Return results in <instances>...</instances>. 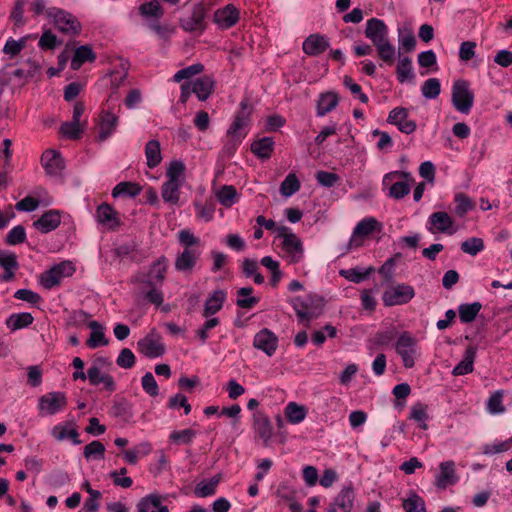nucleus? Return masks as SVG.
Instances as JSON below:
<instances>
[{
    "instance_id": "nucleus-1",
    "label": "nucleus",
    "mask_w": 512,
    "mask_h": 512,
    "mask_svg": "<svg viewBox=\"0 0 512 512\" xmlns=\"http://www.w3.org/2000/svg\"><path fill=\"white\" fill-rule=\"evenodd\" d=\"M185 164L181 160L170 162L167 171V180L163 183L161 189L162 199L166 203L178 204L180 200V188L185 181Z\"/></svg>"
},
{
    "instance_id": "nucleus-2",
    "label": "nucleus",
    "mask_w": 512,
    "mask_h": 512,
    "mask_svg": "<svg viewBox=\"0 0 512 512\" xmlns=\"http://www.w3.org/2000/svg\"><path fill=\"white\" fill-rule=\"evenodd\" d=\"M277 232L278 236L283 239L282 249L288 262L290 264L299 263L304 256V249L300 238L288 227H280L277 229Z\"/></svg>"
},
{
    "instance_id": "nucleus-3",
    "label": "nucleus",
    "mask_w": 512,
    "mask_h": 512,
    "mask_svg": "<svg viewBox=\"0 0 512 512\" xmlns=\"http://www.w3.org/2000/svg\"><path fill=\"white\" fill-rule=\"evenodd\" d=\"M452 104L462 114L470 112L474 104V93L470 89V84L467 80L458 79L453 83Z\"/></svg>"
},
{
    "instance_id": "nucleus-4",
    "label": "nucleus",
    "mask_w": 512,
    "mask_h": 512,
    "mask_svg": "<svg viewBox=\"0 0 512 512\" xmlns=\"http://www.w3.org/2000/svg\"><path fill=\"white\" fill-rule=\"evenodd\" d=\"M75 272V266L71 261H62L40 275V284L45 289L58 286L64 278L71 277Z\"/></svg>"
},
{
    "instance_id": "nucleus-5",
    "label": "nucleus",
    "mask_w": 512,
    "mask_h": 512,
    "mask_svg": "<svg viewBox=\"0 0 512 512\" xmlns=\"http://www.w3.org/2000/svg\"><path fill=\"white\" fill-rule=\"evenodd\" d=\"M415 297L414 288L405 283L389 286L382 294V301L386 307L407 304Z\"/></svg>"
},
{
    "instance_id": "nucleus-6",
    "label": "nucleus",
    "mask_w": 512,
    "mask_h": 512,
    "mask_svg": "<svg viewBox=\"0 0 512 512\" xmlns=\"http://www.w3.org/2000/svg\"><path fill=\"white\" fill-rule=\"evenodd\" d=\"M397 177H403L405 180L394 182L389 188L388 196L393 199L400 200L410 193L411 184L414 183V178L409 172L393 171L384 175L383 185H388Z\"/></svg>"
},
{
    "instance_id": "nucleus-7",
    "label": "nucleus",
    "mask_w": 512,
    "mask_h": 512,
    "mask_svg": "<svg viewBox=\"0 0 512 512\" xmlns=\"http://www.w3.org/2000/svg\"><path fill=\"white\" fill-rule=\"evenodd\" d=\"M137 350L147 358L154 359L164 355L166 348L161 335L156 329L150 332L137 342Z\"/></svg>"
},
{
    "instance_id": "nucleus-8",
    "label": "nucleus",
    "mask_w": 512,
    "mask_h": 512,
    "mask_svg": "<svg viewBox=\"0 0 512 512\" xmlns=\"http://www.w3.org/2000/svg\"><path fill=\"white\" fill-rule=\"evenodd\" d=\"M395 349L397 354L401 357L404 367L412 368L418 355L417 341L409 333H402L396 343Z\"/></svg>"
},
{
    "instance_id": "nucleus-9",
    "label": "nucleus",
    "mask_w": 512,
    "mask_h": 512,
    "mask_svg": "<svg viewBox=\"0 0 512 512\" xmlns=\"http://www.w3.org/2000/svg\"><path fill=\"white\" fill-rule=\"evenodd\" d=\"M105 364V358H97L94 360L87 370L88 380L89 383L93 386L103 384L107 391L113 392L115 390V382L110 374L103 371Z\"/></svg>"
},
{
    "instance_id": "nucleus-10",
    "label": "nucleus",
    "mask_w": 512,
    "mask_h": 512,
    "mask_svg": "<svg viewBox=\"0 0 512 512\" xmlns=\"http://www.w3.org/2000/svg\"><path fill=\"white\" fill-rule=\"evenodd\" d=\"M381 229V224L374 217H366L359 221L353 229L351 238L349 240V247L359 248L364 244V239L375 230Z\"/></svg>"
},
{
    "instance_id": "nucleus-11",
    "label": "nucleus",
    "mask_w": 512,
    "mask_h": 512,
    "mask_svg": "<svg viewBox=\"0 0 512 512\" xmlns=\"http://www.w3.org/2000/svg\"><path fill=\"white\" fill-rule=\"evenodd\" d=\"M67 405V397L64 392H49L39 398L38 409L42 415H55Z\"/></svg>"
},
{
    "instance_id": "nucleus-12",
    "label": "nucleus",
    "mask_w": 512,
    "mask_h": 512,
    "mask_svg": "<svg viewBox=\"0 0 512 512\" xmlns=\"http://www.w3.org/2000/svg\"><path fill=\"white\" fill-rule=\"evenodd\" d=\"M49 17L53 18L56 28L67 34H78L81 29L79 21L70 13L61 9L52 8L47 11Z\"/></svg>"
},
{
    "instance_id": "nucleus-13",
    "label": "nucleus",
    "mask_w": 512,
    "mask_h": 512,
    "mask_svg": "<svg viewBox=\"0 0 512 512\" xmlns=\"http://www.w3.org/2000/svg\"><path fill=\"white\" fill-rule=\"evenodd\" d=\"M95 221L110 231H116L121 226L119 213L108 203H102L96 208Z\"/></svg>"
},
{
    "instance_id": "nucleus-14",
    "label": "nucleus",
    "mask_w": 512,
    "mask_h": 512,
    "mask_svg": "<svg viewBox=\"0 0 512 512\" xmlns=\"http://www.w3.org/2000/svg\"><path fill=\"white\" fill-rule=\"evenodd\" d=\"M250 112L247 111V105L241 102V110L235 115L232 124L227 130V137H235L244 140L249 131Z\"/></svg>"
},
{
    "instance_id": "nucleus-15",
    "label": "nucleus",
    "mask_w": 512,
    "mask_h": 512,
    "mask_svg": "<svg viewBox=\"0 0 512 512\" xmlns=\"http://www.w3.org/2000/svg\"><path fill=\"white\" fill-rule=\"evenodd\" d=\"M278 343V337L267 328L261 329L255 334L253 339V346L264 352L269 357L275 354L278 348Z\"/></svg>"
},
{
    "instance_id": "nucleus-16",
    "label": "nucleus",
    "mask_w": 512,
    "mask_h": 512,
    "mask_svg": "<svg viewBox=\"0 0 512 512\" xmlns=\"http://www.w3.org/2000/svg\"><path fill=\"white\" fill-rule=\"evenodd\" d=\"M41 163L46 173L51 177H61L65 163L59 152L48 149L41 156Z\"/></svg>"
},
{
    "instance_id": "nucleus-17",
    "label": "nucleus",
    "mask_w": 512,
    "mask_h": 512,
    "mask_svg": "<svg viewBox=\"0 0 512 512\" xmlns=\"http://www.w3.org/2000/svg\"><path fill=\"white\" fill-rule=\"evenodd\" d=\"M426 227L431 233L440 232L452 235L455 232L452 218L443 211L432 213L428 218Z\"/></svg>"
},
{
    "instance_id": "nucleus-18",
    "label": "nucleus",
    "mask_w": 512,
    "mask_h": 512,
    "mask_svg": "<svg viewBox=\"0 0 512 512\" xmlns=\"http://www.w3.org/2000/svg\"><path fill=\"white\" fill-rule=\"evenodd\" d=\"M201 253L200 249H183L175 259V269L181 273L191 274L200 259Z\"/></svg>"
},
{
    "instance_id": "nucleus-19",
    "label": "nucleus",
    "mask_w": 512,
    "mask_h": 512,
    "mask_svg": "<svg viewBox=\"0 0 512 512\" xmlns=\"http://www.w3.org/2000/svg\"><path fill=\"white\" fill-rule=\"evenodd\" d=\"M356 498L355 488L352 482H349L340 489L338 494L329 504L336 507L337 510L352 512L354 508V501Z\"/></svg>"
},
{
    "instance_id": "nucleus-20",
    "label": "nucleus",
    "mask_w": 512,
    "mask_h": 512,
    "mask_svg": "<svg viewBox=\"0 0 512 512\" xmlns=\"http://www.w3.org/2000/svg\"><path fill=\"white\" fill-rule=\"evenodd\" d=\"M388 123L397 126L399 131L405 134H411L416 130V122L408 119V111L405 108L397 107L390 111Z\"/></svg>"
},
{
    "instance_id": "nucleus-21",
    "label": "nucleus",
    "mask_w": 512,
    "mask_h": 512,
    "mask_svg": "<svg viewBox=\"0 0 512 512\" xmlns=\"http://www.w3.org/2000/svg\"><path fill=\"white\" fill-rule=\"evenodd\" d=\"M458 480L454 461L448 460L439 464V473L435 477V485L438 488L446 489L448 486L456 484Z\"/></svg>"
},
{
    "instance_id": "nucleus-22",
    "label": "nucleus",
    "mask_w": 512,
    "mask_h": 512,
    "mask_svg": "<svg viewBox=\"0 0 512 512\" xmlns=\"http://www.w3.org/2000/svg\"><path fill=\"white\" fill-rule=\"evenodd\" d=\"M330 46L329 39L318 33L309 35L302 43V50L308 56H319Z\"/></svg>"
},
{
    "instance_id": "nucleus-23",
    "label": "nucleus",
    "mask_w": 512,
    "mask_h": 512,
    "mask_svg": "<svg viewBox=\"0 0 512 512\" xmlns=\"http://www.w3.org/2000/svg\"><path fill=\"white\" fill-rule=\"evenodd\" d=\"M239 18L240 12L233 4H228L216 10L214 14V21L221 29L233 27L239 21Z\"/></svg>"
},
{
    "instance_id": "nucleus-24",
    "label": "nucleus",
    "mask_w": 512,
    "mask_h": 512,
    "mask_svg": "<svg viewBox=\"0 0 512 512\" xmlns=\"http://www.w3.org/2000/svg\"><path fill=\"white\" fill-rule=\"evenodd\" d=\"M365 36L375 46L388 40V28L382 20L371 18L366 22Z\"/></svg>"
},
{
    "instance_id": "nucleus-25",
    "label": "nucleus",
    "mask_w": 512,
    "mask_h": 512,
    "mask_svg": "<svg viewBox=\"0 0 512 512\" xmlns=\"http://www.w3.org/2000/svg\"><path fill=\"white\" fill-rule=\"evenodd\" d=\"M99 135L100 141L108 139L117 129L118 115L110 110H104L99 116Z\"/></svg>"
},
{
    "instance_id": "nucleus-26",
    "label": "nucleus",
    "mask_w": 512,
    "mask_h": 512,
    "mask_svg": "<svg viewBox=\"0 0 512 512\" xmlns=\"http://www.w3.org/2000/svg\"><path fill=\"white\" fill-rule=\"evenodd\" d=\"M51 435L57 441L70 439L75 445H79L81 443L79 440V433L75 427V424L72 422H64L55 425L51 429Z\"/></svg>"
},
{
    "instance_id": "nucleus-27",
    "label": "nucleus",
    "mask_w": 512,
    "mask_h": 512,
    "mask_svg": "<svg viewBox=\"0 0 512 512\" xmlns=\"http://www.w3.org/2000/svg\"><path fill=\"white\" fill-rule=\"evenodd\" d=\"M253 428L255 433L267 444L273 436V427L269 418L261 413L256 412L253 415Z\"/></svg>"
},
{
    "instance_id": "nucleus-28",
    "label": "nucleus",
    "mask_w": 512,
    "mask_h": 512,
    "mask_svg": "<svg viewBox=\"0 0 512 512\" xmlns=\"http://www.w3.org/2000/svg\"><path fill=\"white\" fill-rule=\"evenodd\" d=\"M168 269V260L165 256L159 257L156 261H154L148 271V280L147 284L149 286H154L156 284H162L165 275Z\"/></svg>"
},
{
    "instance_id": "nucleus-29",
    "label": "nucleus",
    "mask_w": 512,
    "mask_h": 512,
    "mask_svg": "<svg viewBox=\"0 0 512 512\" xmlns=\"http://www.w3.org/2000/svg\"><path fill=\"white\" fill-rule=\"evenodd\" d=\"M61 223V216L57 210L45 212L33 226L41 233H49L55 230Z\"/></svg>"
},
{
    "instance_id": "nucleus-30",
    "label": "nucleus",
    "mask_w": 512,
    "mask_h": 512,
    "mask_svg": "<svg viewBox=\"0 0 512 512\" xmlns=\"http://www.w3.org/2000/svg\"><path fill=\"white\" fill-rule=\"evenodd\" d=\"M137 512H169L166 505L162 504V497L156 493L146 495L137 503Z\"/></svg>"
},
{
    "instance_id": "nucleus-31",
    "label": "nucleus",
    "mask_w": 512,
    "mask_h": 512,
    "mask_svg": "<svg viewBox=\"0 0 512 512\" xmlns=\"http://www.w3.org/2000/svg\"><path fill=\"white\" fill-rule=\"evenodd\" d=\"M339 103L338 94L334 91L321 93L317 100L316 115L323 117L333 111Z\"/></svg>"
},
{
    "instance_id": "nucleus-32",
    "label": "nucleus",
    "mask_w": 512,
    "mask_h": 512,
    "mask_svg": "<svg viewBox=\"0 0 512 512\" xmlns=\"http://www.w3.org/2000/svg\"><path fill=\"white\" fill-rule=\"evenodd\" d=\"M91 333L87 339V346L91 349H95L101 346L108 345V340L105 336L104 327L97 321H90L88 323Z\"/></svg>"
},
{
    "instance_id": "nucleus-33",
    "label": "nucleus",
    "mask_w": 512,
    "mask_h": 512,
    "mask_svg": "<svg viewBox=\"0 0 512 512\" xmlns=\"http://www.w3.org/2000/svg\"><path fill=\"white\" fill-rule=\"evenodd\" d=\"M226 300V293L223 290H216L208 296L205 301L203 316L210 317L220 311Z\"/></svg>"
},
{
    "instance_id": "nucleus-34",
    "label": "nucleus",
    "mask_w": 512,
    "mask_h": 512,
    "mask_svg": "<svg viewBox=\"0 0 512 512\" xmlns=\"http://www.w3.org/2000/svg\"><path fill=\"white\" fill-rule=\"evenodd\" d=\"M214 88V80L210 76H203L198 78L192 84V91L200 101H205L209 98Z\"/></svg>"
},
{
    "instance_id": "nucleus-35",
    "label": "nucleus",
    "mask_w": 512,
    "mask_h": 512,
    "mask_svg": "<svg viewBox=\"0 0 512 512\" xmlns=\"http://www.w3.org/2000/svg\"><path fill=\"white\" fill-rule=\"evenodd\" d=\"M274 140L271 137H263L251 144L252 153L260 159H269L274 150Z\"/></svg>"
},
{
    "instance_id": "nucleus-36",
    "label": "nucleus",
    "mask_w": 512,
    "mask_h": 512,
    "mask_svg": "<svg viewBox=\"0 0 512 512\" xmlns=\"http://www.w3.org/2000/svg\"><path fill=\"white\" fill-rule=\"evenodd\" d=\"M476 356V350L473 347H468L465 351L464 358L453 369L454 376H462L469 374L473 371V364Z\"/></svg>"
},
{
    "instance_id": "nucleus-37",
    "label": "nucleus",
    "mask_w": 512,
    "mask_h": 512,
    "mask_svg": "<svg viewBox=\"0 0 512 512\" xmlns=\"http://www.w3.org/2000/svg\"><path fill=\"white\" fill-rule=\"evenodd\" d=\"M34 317L29 312L13 313L6 319V325L11 331L20 330L30 326Z\"/></svg>"
},
{
    "instance_id": "nucleus-38",
    "label": "nucleus",
    "mask_w": 512,
    "mask_h": 512,
    "mask_svg": "<svg viewBox=\"0 0 512 512\" xmlns=\"http://www.w3.org/2000/svg\"><path fill=\"white\" fill-rule=\"evenodd\" d=\"M145 156L149 168H155L161 163V146L158 140L152 139L146 143Z\"/></svg>"
},
{
    "instance_id": "nucleus-39",
    "label": "nucleus",
    "mask_w": 512,
    "mask_h": 512,
    "mask_svg": "<svg viewBox=\"0 0 512 512\" xmlns=\"http://www.w3.org/2000/svg\"><path fill=\"white\" fill-rule=\"evenodd\" d=\"M0 266L5 271L3 279L6 281L11 280L14 277L15 270L18 269L16 255L12 252L0 250Z\"/></svg>"
},
{
    "instance_id": "nucleus-40",
    "label": "nucleus",
    "mask_w": 512,
    "mask_h": 512,
    "mask_svg": "<svg viewBox=\"0 0 512 512\" xmlns=\"http://www.w3.org/2000/svg\"><path fill=\"white\" fill-rule=\"evenodd\" d=\"M96 58L95 53L92 51L91 47L88 45H83L78 47L75 52L74 56L71 60V68L73 70H78L83 63L89 61L92 62Z\"/></svg>"
},
{
    "instance_id": "nucleus-41",
    "label": "nucleus",
    "mask_w": 512,
    "mask_h": 512,
    "mask_svg": "<svg viewBox=\"0 0 512 512\" xmlns=\"http://www.w3.org/2000/svg\"><path fill=\"white\" fill-rule=\"evenodd\" d=\"M397 79L400 83L412 81L414 73L412 68V61L409 57H400L396 66Z\"/></svg>"
},
{
    "instance_id": "nucleus-42",
    "label": "nucleus",
    "mask_w": 512,
    "mask_h": 512,
    "mask_svg": "<svg viewBox=\"0 0 512 512\" xmlns=\"http://www.w3.org/2000/svg\"><path fill=\"white\" fill-rule=\"evenodd\" d=\"M307 410L303 405L289 402L285 407V416L291 424H299L306 418Z\"/></svg>"
},
{
    "instance_id": "nucleus-43",
    "label": "nucleus",
    "mask_w": 512,
    "mask_h": 512,
    "mask_svg": "<svg viewBox=\"0 0 512 512\" xmlns=\"http://www.w3.org/2000/svg\"><path fill=\"white\" fill-rule=\"evenodd\" d=\"M409 418L417 423L419 428L427 429L428 406L421 402L414 404L410 410Z\"/></svg>"
},
{
    "instance_id": "nucleus-44",
    "label": "nucleus",
    "mask_w": 512,
    "mask_h": 512,
    "mask_svg": "<svg viewBox=\"0 0 512 512\" xmlns=\"http://www.w3.org/2000/svg\"><path fill=\"white\" fill-rule=\"evenodd\" d=\"M253 288L242 287L237 291L236 304L243 309H251L258 304L259 298L252 296Z\"/></svg>"
},
{
    "instance_id": "nucleus-45",
    "label": "nucleus",
    "mask_w": 512,
    "mask_h": 512,
    "mask_svg": "<svg viewBox=\"0 0 512 512\" xmlns=\"http://www.w3.org/2000/svg\"><path fill=\"white\" fill-rule=\"evenodd\" d=\"M139 13L144 18L160 19L164 15V9L158 1H149L139 6Z\"/></svg>"
},
{
    "instance_id": "nucleus-46",
    "label": "nucleus",
    "mask_w": 512,
    "mask_h": 512,
    "mask_svg": "<svg viewBox=\"0 0 512 512\" xmlns=\"http://www.w3.org/2000/svg\"><path fill=\"white\" fill-rule=\"evenodd\" d=\"M141 192V187L133 182H120L112 190L114 198L121 196L135 197Z\"/></svg>"
},
{
    "instance_id": "nucleus-47",
    "label": "nucleus",
    "mask_w": 512,
    "mask_h": 512,
    "mask_svg": "<svg viewBox=\"0 0 512 512\" xmlns=\"http://www.w3.org/2000/svg\"><path fill=\"white\" fill-rule=\"evenodd\" d=\"M204 17V9L199 5L193 9L191 17L182 20V27L186 31H195L201 28Z\"/></svg>"
},
{
    "instance_id": "nucleus-48",
    "label": "nucleus",
    "mask_w": 512,
    "mask_h": 512,
    "mask_svg": "<svg viewBox=\"0 0 512 512\" xmlns=\"http://www.w3.org/2000/svg\"><path fill=\"white\" fill-rule=\"evenodd\" d=\"M482 308L480 302H473L469 304H461L458 308L459 317L461 322L470 323L472 322Z\"/></svg>"
},
{
    "instance_id": "nucleus-49",
    "label": "nucleus",
    "mask_w": 512,
    "mask_h": 512,
    "mask_svg": "<svg viewBox=\"0 0 512 512\" xmlns=\"http://www.w3.org/2000/svg\"><path fill=\"white\" fill-rule=\"evenodd\" d=\"M217 200L225 207H231L236 203L238 194L234 186L225 185L216 194Z\"/></svg>"
},
{
    "instance_id": "nucleus-50",
    "label": "nucleus",
    "mask_w": 512,
    "mask_h": 512,
    "mask_svg": "<svg viewBox=\"0 0 512 512\" xmlns=\"http://www.w3.org/2000/svg\"><path fill=\"white\" fill-rule=\"evenodd\" d=\"M219 478L217 476L212 477L209 480L199 482L194 490L197 497H208L214 495L216 492Z\"/></svg>"
},
{
    "instance_id": "nucleus-51",
    "label": "nucleus",
    "mask_w": 512,
    "mask_h": 512,
    "mask_svg": "<svg viewBox=\"0 0 512 512\" xmlns=\"http://www.w3.org/2000/svg\"><path fill=\"white\" fill-rule=\"evenodd\" d=\"M503 390H497L491 394L487 400V411L492 415L502 414L505 412L503 405Z\"/></svg>"
},
{
    "instance_id": "nucleus-52",
    "label": "nucleus",
    "mask_w": 512,
    "mask_h": 512,
    "mask_svg": "<svg viewBox=\"0 0 512 512\" xmlns=\"http://www.w3.org/2000/svg\"><path fill=\"white\" fill-rule=\"evenodd\" d=\"M373 271L372 267L363 269V268H350L346 270H341L340 275L343 276L348 281L354 283H360L371 274Z\"/></svg>"
},
{
    "instance_id": "nucleus-53",
    "label": "nucleus",
    "mask_w": 512,
    "mask_h": 512,
    "mask_svg": "<svg viewBox=\"0 0 512 512\" xmlns=\"http://www.w3.org/2000/svg\"><path fill=\"white\" fill-rule=\"evenodd\" d=\"M242 270L246 277L253 278L254 282L258 285L264 283V277L258 272V263L256 260L245 259L242 263Z\"/></svg>"
},
{
    "instance_id": "nucleus-54",
    "label": "nucleus",
    "mask_w": 512,
    "mask_h": 512,
    "mask_svg": "<svg viewBox=\"0 0 512 512\" xmlns=\"http://www.w3.org/2000/svg\"><path fill=\"white\" fill-rule=\"evenodd\" d=\"M300 189V181L294 173L286 176L280 185V192L285 197H290Z\"/></svg>"
},
{
    "instance_id": "nucleus-55",
    "label": "nucleus",
    "mask_w": 512,
    "mask_h": 512,
    "mask_svg": "<svg viewBox=\"0 0 512 512\" xmlns=\"http://www.w3.org/2000/svg\"><path fill=\"white\" fill-rule=\"evenodd\" d=\"M84 126L85 123L81 124L71 120L61 125L60 132L64 137L75 140L80 138Z\"/></svg>"
},
{
    "instance_id": "nucleus-56",
    "label": "nucleus",
    "mask_w": 512,
    "mask_h": 512,
    "mask_svg": "<svg viewBox=\"0 0 512 512\" xmlns=\"http://www.w3.org/2000/svg\"><path fill=\"white\" fill-rule=\"evenodd\" d=\"M148 27L157 35L158 38L164 41L168 40L175 33L174 26L166 23L162 24L158 21L148 23Z\"/></svg>"
},
{
    "instance_id": "nucleus-57",
    "label": "nucleus",
    "mask_w": 512,
    "mask_h": 512,
    "mask_svg": "<svg viewBox=\"0 0 512 512\" xmlns=\"http://www.w3.org/2000/svg\"><path fill=\"white\" fill-rule=\"evenodd\" d=\"M484 241L478 237H471L461 243V250L471 256H476L484 250Z\"/></svg>"
},
{
    "instance_id": "nucleus-58",
    "label": "nucleus",
    "mask_w": 512,
    "mask_h": 512,
    "mask_svg": "<svg viewBox=\"0 0 512 512\" xmlns=\"http://www.w3.org/2000/svg\"><path fill=\"white\" fill-rule=\"evenodd\" d=\"M421 92L423 97L427 99L437 98L441 92L440 81L437 78H429L423 83Z\"/></svg>"
},
{
    "instance_id": "nucleus-59",
    "label": "nucleus",
    "mask_w": 512,
    "mask_h": 512,
    "mask_svg": "<svg viewBox=\"0 0 512 512\" xmlns=\"http://www.w3.org/2000/svg\"><path fill=\"white\" fill-rule=\"evenodd\" d=\"M83 454L86 459L101 460L104 458L105 446L100 441H92L84 447Z\"/></svg>"
},
{
    "instance_id": "nucleus-60",
    "label": "nucleus",
    "mask_w": 512,
    "mask_h": 512,
    "mask_svg": "<svg viewBox=\"0 0 512 512\" xmlns=\"http://www.w3.org/2000/svg\"><path fill=\"white\" fill-rule=\"evenodd\" d=\"M403 509L405 512H425V502L417 494L409 496L403 501Z\"/></svg>"
},
{
    "instance_id": "nucleus-61",
    "label": "nucleus",
    "mask_w": 512,
    "mask_h": 512,
    "mask_svg": "<svg viewBox=\"0 0 512 512\" xmlns=\"http://www.w3.org/2000/svg\"><path fill=\"white\" fill-rule=\"evenodd\" d=\"M379 57L388 65H391L394 61L395 47L390 43L389 40L375 45Z\"/></svg>"
},
{
    "instance_id": "nucleus-62",
    "label": "nucleus",
    "mask_w": 512,
    "mask_h": 512,
    "mask_svg": "<svg viewBox=\"0 0 512 512\" xmlns=\"http://www.w3.org/2000/svg\"><path fill=\"white\" fill-rule=\"evenodd\" d=\"M204 67L202 64L197 63L193 64L191 66L185 67L183 69L178 70L174 76L173 81L175 82H181L184 79H190L194 75H197L203 71Z\"/></svg>"
},
{
    "instance_id": "nucleus-63",
    "label": "nucleus",
    "mask_w": 512,
    "mask_h": 512,
    "mask_svg": "<svg viewBox=\"0 0 512 512\" xmlns=\"http://www.w3.org/2000/svg\"><path fill=\"white\" fill-rule=\"evenodd\" d=\"M196 435L195 430L188 428L171 432L169 439L178 444H190Z\"/></svg>"
},
{
    "instance_id": "nucleus-64",
    "label": "nucleus",
    "mask_w": 512,
    "mask_h": 512,
    "mask_svg": "<svg viewBox=\"0 0 512 512\" xmlns=\"http://www.w3.org/2000/svg\"><path fill=\"white\" fill-rule=\"evenodd\" d=\"M91 315L84 310H75L70 313L67 324L72 327H80L83 325H88Z\"/></svg>"
}]
</instances>
